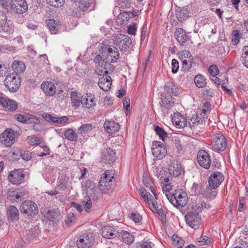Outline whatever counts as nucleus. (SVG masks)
I'll list each match as a JSON object with an SVG mask.
<instances>
[{
    "mask_svg": "<svg viewBox=\"0 0 248 248\" xmlns=\"http://www.w3.org/2000/svg\"><path fill=\"white\" fill-rule=\"evenodd\" d=\"M115 184V180L111 172L107 170L104 173V176L101 177L99 182L98 189L101 192L105 193L108 190L113 189Z\"/></svg>",
    "mask_w": 248,
    "mask_h": 248,
    "instance_id": "1",
    "label": "nucleus"
},
{
    "mask_svg": "<svg viewBox=\"0 0 248 248\" xmlns=\"http://www.w3.org/2000/svg\"><path fill=\"white\" fill-rule=\"evenodd\" d=\"M20 78L15 74H9L4 80V84L11 92H16L20 86Z\"/></svg>",
    "mask_w": 248,
    "mask_h": 248,
    "instance_id": "2",
    "label": "nucleus"
},
{
    "mask_svg": "<svg viewBox=\"0 0 248 248\" xmlns=\"http://www.w3.org/2000/svg\"><path fill=\"white\" fill-rule=\"evenodd\" d=\"M139 191L141 198L144 202L148 203L152 210H153V209H155V210L161 216L164 215L163 210L158 209L156 200H154L152 195L149 192H147L146 190L143 187L140 188Z\"/></svg>",
    "mask_w": 248,
    "mask_h": 248,
    "instance_id": "3",
    "label": "nucleus"
},
{
    "mask_svg": "<svg viewBox=\"0 0 248 248\" xmlns=\"http://www.w3.org/2000/svg\"><path fill=\"white\" fill-rule=\"evenodd\" d=\"M101 55L105 56L107 62H114L119 58L118 49L113 46H104L101 49Z\"/></svg>",
    "mask_w": 248,
    "mask_h": 248,
    "instance_id": "4",
    "label": "nucleus"
},
{
    "mask_svg": "<svg viewBox=\"0 0 248 248\" xmlns=\"http://www.w3.org/2000/svg\"><path fill=\"white\" fill-rule=\"evenodd\" d=\"M212 147L217 152H222L226 148L227 139L221 133H216L213 136Z\"/></svg>",
    "mask_w": 248,
    "mask_h": 248,
    "instance_id": "5",
    "label": "nucleus"
},
{
    "mask_svg": "<svg viewBox=\"0 0 248 248\" xmlns=\"http://www.w3.org/2000/svg\"><path fill=\"white\" fill-rule=\"evenodd\" d=\"M206 112V109H202L200 115L199 114L193 115L188 123L191 129H195L203 128L205 125Z\"/></svg>",
    "mask_w": 248,
    "mask_h": 248,
    "instance_id": "6",
    "label": "nucleus"
},
{
    "mask_svg": "<svg viewBox=\"0 0 248 248\" xmlns=\"http://www.w3.org/2000/svg\"><path fill=\"white\" fill-rule=\"evenodd\" d=\"M20 211L28 216L35 215L38 213L36 203L31 201H25L20 206Z\"/></svg>",
    "mask_w": 248,
    "mask_h": 248,
    "instance_id": "7",
    "label": "nucleus"
},
{
    "mask_svg": "<svg viewBox=\"0 0 248 248\" xmlns=\"http://www.w3.org/2000/svg\"><path fill=\"white\" fill-rule=\"evenodd\" d=\"M185 220L186 224L192 228L196 229L199 227L201 221V217L199 213L195 211L188 212L185 216Z\"/></svg>",
    "mask_w": 248,
    "mask_h": 248,
    "instance_id": "8",
    "label": "nucleus"
},
{
    "mask_svg": "<svg viewBox=\"0 0 248 248\" xmlns=\"http://www.w3.org/2000/svg\"><path fill=\"white\" fill-rule=\"evenodd\" d=\"M115 41L120 50L125 52L128 51L131 44L130 38L127 35L122 34H119L115 38Z\"/></svg>",
    "mask_w": 248,
    "mask_h": 248,
    "instance_id": "9",
    "label": "nucleus"
},
{
    "mask_svg": "<svg viewBox=\"0 0 248 248\" xmlns=\"http://www.w3.org/2000/svg\"><path fill=\"white\" fill-rule=\"evenodd\" d=\"M0 105L9 111H14L18 108V104L16 101L7 98L3 94L0 95Z\"/></svg>",
    "mask_w": 248,
    "mask_h": 248,
    "instance_id": "10",
    "label": "nucleus"
},
{
    "mask_svg": "<svg viewBox=\"0 0 248 248\" xmlns=\"http://www.w3.org/2000/svg\"><path fill=\"white\" fill-rule=\"evenodd\" d=\"M10 6L11 9L17 14L24 13L28 8L25 0H11Z\"/></svg>",
    "mask_w": 248,
    "mask_h": 248,
    "instance_id": "11",
    "label": "nucleus"
},
{
    "mask_svg": "<svg viewBox=\"0 0 248 248\" xmlns=\"http://www.w3.org/2000/svg\"><path fill=\"white\" fill-rule=\"evenodd\" d=\"M153 155L159 159L165 157L167 154V149L163 143L158 141H155L152 145Z\"/></svg>",
    "mask_w": 248,
    "mask_h": 248,
    "instance_id": "12",
    "label": "nucleus"
},
{
    "mask_svg": "<svg viewBox=\"0 0 248 248\" xmlns=\"http://www.w3.org/2000/svg\"><path fill=\"white\" fill-rule=\"evenodd\" d=\"M15 139V132L12 129H7L4 131L1 135L0 138L2 144L7 147L11 146L14 143Z\"/></svg>",
    "mask_w": 248,
    "mask_h": 248,
    "instance_id": "13",
    "label": "nucleus"
},
{
    "mask_svg": "<svg viewBox=\"0 0 248 248\" xmlns=\"http://www.w3.org/2000/svg\"><path fill=\"white\" fill-rule=\"evenodd\" d=\"M85 187L87 194L90 195L92 199L96 200L100 196L98 187H96L95 184L91 180H88L85 182Z\"/></svg>",
    "mask_w": 248,
    "mask_h": 248,
    "instance_id": "14",
    "label": "nucleus"
},
{
    "mask_svg": "<svg viewBox=\"0 0 248 248\" xmlns=\"http://www.w3.org/2000/svg\"><path fill=\"white\" fill-rule=\"evenodd\" d=\"M224 179V176L221 172H214L209 178V186L212 189H216L222 183Z\"/></svg>",
    "mask_w": 248,
    "mask_h": 248,
    "instance_id": "15",
    "label": "nucleus"
},
{
    "mask_svg": "<svg viewBox=\"0 0 248 248\" xmlns=\"http://www.w3.org/2000/svg\"><path fill=\"white\" fill-rule=\"evenodd\" d=\"M174 35L177 41L182 46H186L188 45V42L190 41L189 36L188 35L186 31L182 28L177 29L175 32Z\"/></svg>",
    "mask_w": 248,
    "mask_h": 248,
    "instance_id": "16",
    "label": "nucleus"
},
{
    "mask_svg": "<svg viewBox=\"0 0 248 248\" xmlns=\"http://www.w3.org/2000/svg\"><path fill=\"white\" fill-rule=\"evenodd\" d=\"M24 174L21 170H15L12 171L8 176L9 182L13 184H20L24 180Z\"/></svg>",
    "mask_w": 248,
    "mask_h": 248,
    "instance_id": "17",
    "label": "nucleus"
},
{
    "mask_svg": "<svg viewBox=\"0 0 248 248\" xmlns=\"http://www.w3.org/2000/svg\"><path fill=\"white\" fill-rule=\"evenodd\" d=\"M197 160L200 166L202 167L208 169L210 167V156L205 150H201L198 152Z\"/></svg>",
    "mask_w": 248,
    "mask_h": 248,
    "instance_id": "18",
    "label": "nucleus"
},
{
    "mask_svg": "<svg viewBox=\"0 0 248 248\" xmlns=\"http://www.w3.org/2000/svg\"><path fill=\"white\" fill-rule=\"evenodd\" d=\"M93 239L91 234H87L86 236H82L77 242L78 248H90L93 244Z\"/></svg>",
    "mask_w": 248,
    "mask_h": 248,
    "instance_id": "19",
    "label": "nucleus"
},
{
    "mask_svg": "<svg viewBox=\"0 0 248 248\" xmlns=\"http://www.w3.org/2000/svg\"><path fill=\"white\" fill-rule=\"evenodd\" d=\"M115 152L110 148L104 149L102 152L103 160L109 164L113 163L116 160Z\"/></svg>",
    "mask_w": 248,
    "mask_h": 248,
    "instance_id": "20",
    "label": "nucleus"
},
{
    "mask_svg": "<svg viewBox=\"0 0 248 248\" xmlns=\"http://www.w3.org/2000/svg\"><path fill=\"white\" fill-rule=\"evenodd\" d=\"M42 116L46 121L54 124H64L67 122L69 120L67 116L56 117L46 113L42 114Z\"/></svg>",
    "mask_w": 248,
    "mask_h": 248,
    "instance_id": "21",
    "label": "nucleus"
},
{
    "mask_svg": "<svg viewBox=\"0 0 248 248\" xmlns=\"http://www.w3.org/2000/svg\"><path fill=\"white\" fill-rule=\"evenodd\" d=\"M41 87L47 96H53L56 93V87L54 83L52 82H43Z\"/></svg>",
    "mask_w": 248,
    "mask_h": 248,
    "instance_id": "22",
    "label": "nucleus"
},
{
    "mask_svg": "<svg viewBox=\"0 0 248 248\" xmlns=\"http://www.w3.org/2000/svg\"><path fill=\"white\" fill-rule=\"evenodd\" d=\"M102 236L106 239L113 238L117 236L118 232L111 226H104L101 230Z\"/></svg>",
    "mask_w": 248,
    "mask_h": 248,
    "instance_id": "23",
    "label": "nucleus"
},
{
    "mask_svg": "<svg viewBox=\"0 0 248 248\" xmlns=\"http://www.w3.org/2000/svg\"><path fill=\"white\" fill-rule=\"evenodd\" d=\"M178 88L175 83L172 81H169L165 83L164 86V92L163 93L176 96L178 94Z\"/></svg>",
    "mask_w": 248,
    "mask_h": 248,
    "instance_id": "24",
    "label": "nucleus"
},
{
    "mask_svg": "<svg viewBox=\"0 0 248 248\" xmlns=\"http://www.w3.org/2000/svg\"><path fill=\"white\" fill-rule=\"evenodd\" d=\"M98 85L104 91H108L111 85V78L109 76L100 77L99 78Z\"/></svg>",
    "mask_w": 248,
    "mask_h": 248,
    "instance_id": "25",
    "label": "nucleus"
},
{
    "mask_svg": "<svg viewBox=\"0 0 248 248\" xmlns=\"http://www.w3.org/2000/svg\"><path fill=\"white\" fill-rule=\"evenodd\" d=\"M105 130L108 133H113L117 132L120 128L119 123L113 121H107L104 124Z\"/></svg>",
    "mask_w": 248,
    "mask_h": 248,
    "instance_id": "26",
    "label": "nucleus"
},
{
    "mask_svg": "<svg viewBox=\"0 0 248 248\" xmlns=\"http://www.w3.org/2000/svg\"><path fill=\"white\" fill-rule=\"evenodd\" d=\"M7 215L9 220L11 221L17 220L19 218L18 210L14 205L10 206L7 209Z\"/></svg>",
    "mask_w": 248,
    "mask_h": 248,
    "instance_id": "27",
    "label": "nucleus"
},
{
    "mask_svg": "<svg viewBox=\"0 0 248 248\" xmlns=\"http://www.w3.org/2000/svg\"><path fill=\"white\" fill-rule=\"evenodd\" d=\"M161 106L169 109L174 105V101L172 96L164 93L161 95Z\"/></svg>",
    "mask_w": 248,
    "mask_h": 248,
    "instance_id": "28",
    "label": "nucleus"
},
{
    "mask_svg": "<svg viewBox=\"0 0 248 248\" xmlns=\"http://www.w3.org/2000/svg\"><path fill=\"white\" fill-rule=\"evenodd\" d=\"M168 170L170 174L174 177H177L180 175L182 172V169L181 165L179 163H171L169 167Z\"/></svg>",
    "mask_w": 248,
    "mask_h": 248,
    "instance_id": "29",
    "label": "nucleus"
},
{
    "mask_svg": "<svg viewBox=\"0 0 248 248\" xmlns=\"http://www.w3.org/2000/svg\"><path fill=\"white\" fill-rule=\"evenodd\" d=\"M60 215V212L58 208L48 210L45 215V217L49 221L56 222L58 220Z\"/></svg>",
    "mask_w": 248,
    "mask_h": 248,
    "instance_id": "30",
    "label": "nucleus"
},
{
    "mask_svg": "<svg viewBox=\"0 0 248 248\" xmlns=\"http://www.w3.org/2000/svg\"><path fill=\"white\" fill-rule=\"evenodd\" d=\"M142 182L147 187H149L150 191L154 194L155 199H157V194L156 191L154 188V187L152 186V181L151 178L148 176V174L144 173L143 175Z\"/></svg>",
    "mask_w": 248,
    "mask_h": 248,
    "instance_id": "31",
    "label": "nucleus"
},
{
    "mask_svg": "<svg viewBox=\"0 0 248 248\" xmlns=\"http://www.w3.org/2000/svg\"><path fill=\"white\" fill-rule=\"evenodd\" d=\"M118 237H120L124 242L129 245L134 241V238L132 234L126 231H122L119 234L118 233Z\"/></svg>",
    "mask_w": 248,
    "mask_h": 248,
    "instance_id": "32",
    "label": "nucleus"
},
{
    "mask_svg": "<svg viewBox=\"0 0 248 248\" xmlns=\"http://www.w3.org/2000/svg\"><path fill=\"white\" fill-rule=\"evenodd\" d=\"M12 68L15 73L16 75L18 73H23L26 68L24 63L18 61H14L13 64H12Z\"/></svg>",
    "mask_w": 248,
    "mask_h": 248,
    "instance_id": "33",
    "label": "nucleus"
},
{
    "mask_svg": "<svg viewBox=\"0 0 248 248\" xmlns=\"http://www.w3.org/2000/svg\"><path fill=\"white\" fill-rule=\"evenodd\" d=\"M176 198L177 200V207L180 206L184 207L187 203V198L186 196V193L176 192Z\"/></svg>",
    "mask_w": 248,
    "mask_h": 248,
    "instance_id": "34",
    "label": "nucleus"
},
{
    "mask_svg": "<svg viewBox=\"0 0 248 248\" xmlns=\"http://www.w3.org/2000/svg\"><path fill=\"white\" fill-rule=\"evenodd\" d=\"M81 104L84 108H89L94 106L96 104L93 97L86 94L83 96Z\"/></svg>",
    "mask_w": 248,
    "mask_h": 248,
    "instance_id": "35",
    "label": "nucleus"
},
{
    "mask_svg": "<svg viewBox=\"0 0 248 248\" xmlns=\"http://www.w3.org/2000/svg\"><path fill=\"white\" fill-rule=\"evenodd\" d=\"M83 96H81L80 93L72 92L71 93V98L74 105L76 107H79L80 104H82Z\"/></svg>",
    "mask_w": 248,
    "mask_h": 248,
    "instance_id": "36",
    "label": "nucleus"
},
{
    "mask_svg": "<svg viewBox=\"0 0 248 248\" xmlns=\"http://www.w3.org/2000/svg\"><path fill=\"white\" fill-rule=\"evenodd\" d=\"M59 22H56L54 19H49L47 21V25L52 34H55L57 33L58 28L60 26L59 24Z\"/></svg>",
    "mask_w": 248,
    "mask_h": 248,
    "instance_id": "37",
    "label": "nucleus"
},
{
    "mask_svg": "<svg viewBox=\"0 0 248 248\" xmlns=\"http://www.w3.org/2000/svg\"><path fill=\"white\" fill-rule=\"evenodd\" d=\"M14 31V26L10 21L6 22L0 26V31L6 34H11Z\"/></svg>",
    "mask_w": 248,
    "mask_h": 248,
    "instance_id": "38",
    "label": "nucleus"
},
{
    "mask_svg": "<svg viewBox=\"0 0 248 248\" xmlns=\"http://www.w3.org/2000/svg\"><path fill=\"white\" fill-rule=\"evenodd\" d=\"M194 83L198 88H203L206 85V79L202 75H198L195 77Z\"/></svg>",
    "mask_w": 248,
    "mask_h": 248,
    "instance_id": "39",
    "label": "nucleus"
},
{
    "mask_svg": "<svg viewBox=\"0 0 248 248\" xmlns=\"http://www.w3.org/2000/svg\"><path fill=\"white\" fill-rule=\"evenodd\" d=\"M14 117L19 122L24 124L32 123L33 119L32 117H27L26 116L21 114H16L15 115Z\"/></svg>",
    "mask_w": 248,
    "mask_h": 248,
    "instance_id": "40",
    "label": "nucleus"
},
{
    "mask_svg": "<svg viewBox=\"0 0 248 248\" xmlns=\"http://www.w3.org/2000/svg\"><path fill=\"white\" fill-rule=\"evenodd\" d=\"M155 131L156 134L159 137L160 139L163 141H165L167 139L168 134L162 128L157 125L155 127Z\"/></svg>",
    "mask_w": 248,
    "mask_h": 248,
    "instance_id": "41",
    "label": "nucleus"
},
{
    "mask_svg": "<svg viewBox=\"0 0 248 248\" xmlns=\"http://www.w3.org/2000/svg\"><path fill=\"white\" fill-rule=\"evenodd\" d=\"M64 137L69 140L75 141L77 139L76 133L72 129L65 130L64 133Z\"/></svg>",
    "mask_w": 248,
    "mask_h": 248,
    "instance_id": "42",
    "label": "nucleus"
},
{
    "mask_svg": "<svg viewBox=\"0 0 248 248\" xmlns=\"http://www.w3.org/2000/svg\"><path fill=\"white\" fill-rule=\"evenodd\" d=\"M91 198L92 197L90 196H86L84 197L82 201L85 210L87 212H89L92 205V202L91 200Z\"/></svg>",
    "mask_w": 248,
    "mask_h": 248,
    "instance_id": "43",
    "label": "nucleus"
},
{
    "mask_svg": "<svg viewBox=\"0 0 248 248\" xmlns=\"http://www.w3.org/2000/svg\"><path fill=\"white\" fill-rule=\"evenodd\" d=\"M33 118V119L32 121V123H34L33 125V129L36 131H42L43 130V128L40 121L37 118Z\"/></svg>",
    "mask_w": 248,
    "mask_h": 248,
    "instance_id": "44",
    "label": "nucleus"
},
{
    "mask_svg": "<svg viewBox=\"0 0 248 248\" xmlns=\"http://www.w3.org/2000/svg\"><path fill=\"white\" fill-rule=\"evenodd\" d=\"M92 129V124H86L82 125L78 128V131L81 134L89 132Z\"/></svg>",
    "mask_w": 248,
    "mask_h": 248,
    "instance_id": "45",
    "label": "nucleus"
},
{
    "mask_svg": "<svg viewBox=\"0 0 248 248\" xmlns=\"http://www.w3.org/2000/svg\"><path fill=\"white\" fill-rule=\"evenodd\" d=\"M129 217L136 223L140 222L142 219V217L138 213H131Z\"/></svg>",
    "mask_w": 248,
    "mask_h": 248,
    "instance_id": "46",
    "label": "nucleus"
},
{
    "mask_svg": "<svg viewBox=\"0 0 248 248\" xmlns=\"http://www.w3.org/2000/svg\"><path fill=\"white\" fill-rule=\"evenodd\" d=\"M49 5L53 7H61L63 3V0H47Z\"/></svg>",
    "mask_w": 248,
    "mask_h": 248,
    "instance_id": "47",
    "label": "nucleus"
},
{
    "mask_svg": "<svg viewBox=\"0 0 248 248\" xmlns=\"http://www.w3.org/2000/svg\"><path fill=\"white\" fill-rule=\"evenodd\" d=\"M166 196L168 200L172 204H173L175 207H177V203H178V202H177V201L176 198V193L174 194H166Z\"/></svg>",
    "mask_w": 248,
    "mask_h": 248,
    "instance_id": "48",
    "label": "nucleus"
},
{
    "mask_svg": "<svg viewBox=\"0 0 248 248\" xmlns=\"http://www.w3.org/2000/svg\"><path fill=\"white\" fill-rule=\"evenodd\" d=\"M15 50L13 46H9L7 45L0 46V51L3 53H7Z\"/></svg>",
    "mask_w": 248,
    "mask_h": 248,
    "instance_id": "49",
    "label": "nucleus"
},
{
    "mask_svg": "<svg viewBox=\"0 0 248 248\" xmlns=\"http://www.w3.org/2000/svg\"><path fill=\"white\" fill-rule=\"evenodd\" d=\"M171 66H172V72L173 74H175L177 72L179 66V62L178 61L175 59H172L171 61Z\"/></svg>",
    "mask_w": 248,
    "mask_h": 248,
    "instance_id": "50",
    "label": "nucleus"
},
{
    "mask_svg": "<svg viewBox=\"0 0 248 248\" xmlns=\"http://www.w3.org/2000/svg\"><path fill=\"white\" fill-rule=\"evenodd\" d=\"M182 120L180 119L179 121L174 120L176 125L179 126L180 128H183L187 125V122L185 118L182 117Z\"/></svg>",
    "mask_w": 248,
    "mask_h": 248,
    "instance_id": "51",
    "label": "nucleus"
},
{
    "mask_svg": "<svg viewBox=\"0 0 248 248\" xmlns=\"http://www.w3.org/2000/svg\"><path fill=\"white\" fill-rule=\"evenodd\" d=\"M209 242L210 240H208V237L206 236H202L198 239V243H199V245L200 246L207 245Z\"/></svg>",
    "mask_w": 248,
    "mask_h": 248,
    "instance_id": "52",
    "label": "nucleus"
},
{
    "mask_svg": "<svg viewBox=\"0 0 248 248\" xmlns=\"http://www.w3.org/2000/svg\"><path fill=\"white\" fill-rule=\"evenodd\" d=\"M209 73L212 76H215L219 73L217 67L215 65H212L209 67Z\"/></svg>",
    "mask_w": 248,
    "mask_h": 248,
    "instance_id": "53",
    "label": "nucleus"
},
{
    "mask_svg": "<svg viewBox=\"0 0 248 248\" xmlns=\"http://www.w3.org/2000/svg\"><path fill=\"white\" fill-rule=\"evenodd\" d=\"M136 30L137 24L133 23L129 26L127 31L129 34L134 35L136 34Z\"/></svg>",
    "mask_w": 248,
    "mask_h": 248,
    "instance_id": "54",
    "label": "nucleus"
},
{
    "mask_svg": "<svg viewBox=\"0 0 248 248\" xmlns=\"http://www.w3.org/2000/svg\"><path fill=\"white\" fill-rule=\"evenodd\" d=\"M180 57L182 59L183 58H188L189 59H192V58H191L192 55L190 53L186 50H184L181 51L180 53Z\"/></svg>",
    "mask_w": 248,
    "mask_h": 248,
    "instance_id": "55",
    "label": "nucleus"
},
{
    "mask_svg": "<svg viewBox=\"0 0 248 248\" xmlns=\"http://www.w3.org/2000/svg\"><path fill=\"white\" fill-rule=\"evenodd\" d=\"M139 11H133L131 12L129 11H124L123 13V14H124L125 15H127L128 16V18H132L137 16L138 15Z\"/></svg>",
    "mask_w": 248,
    "mask_h": 248,
    "instance_id": "56",
    "label": "nucleus"
},
{
    "mask_svg": "<svg viewBox=\"0 0 248 248\" xmlns=\"http://www.w3.org/2000/svg\"><path fill=\"white\" fill-rule=\"evenodd\" d=\"M32 153L30 151L25 152L24 153L21 154V156L23 159L28 161L31 158Z\"/></svg>",
    "mask_w": 248,
    "mask_h": 248,
    "instance_id": "57",
    "label": "nucleus"
},
{
    "mask_svg": "<svg viewBox=\"0 0 248 248\" xmlns=\"http://www.w3.org/2000/svg\"><path fill=\"white\" fill-rule=\"evenodd\" d=\"M74 217L75 215L73 213H70L67 215V218L65 219V223L67 226H69L73 222Z\"/></svg>",
    "mask_w": 248,
    "mask_h": 248,
    "instance_id": "58",
    "label": "nucleus"
},
{
    "mask_svg": "<svg viewBox=\"0 0 248 248\" xmlns=\"http://www.w3.org/2000/svg\"><path fill=\"white\" fill-rule=\"evenodd\" d=\"M193 59H189V62H187L186 60H184L182 61V64H183V67H184V66L186 65V70H189V69L192 66V62Z\"/></svg>",
    "mask_w": 248,
    "mask_h": 248,
    "instance_id": "59",
    "label": "nucleus"
},
{
    "mask_svg": "<svg viewBox=\"0 0 248 248\" xmlns=\"http://www.w3.org/2000/svg\"><path fill=\"white\" fill-rule=\"evenodd\" d=\"M42 142V140L38 138H34L30 139L29 143L31 145H38Z\"/></svg>",
    "mask_w": 248,
    "mask_h": 248,
    "instance_id": "60",
    "label": "nucleus"
},
{
    "mask_svg": "<svg viewBox=\"0 0 248 248\" xmlns=\"http://www.w3.org/2000/svg\"><path fill=\"white\" fill-rule=\"evenodd\" d=\"M245 201V199L243 197L239 198V204L238 210L239 212H242L244 209V205Z\"/></svg>",
    "mask_w": 248,
    "mask_h": 248,
    "instance_id": "61",
    "label": "nucleus"
},
{
    "mask_svg": "<svg viewBox=\"0 0 248 248\" xmlns=\"http://www.w3.org/2000/svg\"><path fill=\"white\" fill-rule=\"evenodd\" d=\"M172 239L175 245L179 244L183 245L182 242H183V240H181V238L178 237L177 235L174 234L172 236Z\"/></svg>",
    "mask_w": 248,
    "mask_h": 248,
    "instance_id": "62",
    "label": "nucleus"
},
{
    "mask_svg": "<svg viewBox=\"0 0 248 248\" xmlns=\"http://www.w3.org/2000/svg\"><path fill=\"white\" fill-rule=\"evenodd\" d=\"M245 227L243 229L242 232L244 234L247 235L248 234V216L246 217L244 221Z\"/></svg>",
    "mask_w": 248,
    "mask_h": 248,
    "instance_id": "63",
    "label": "nucleus"
},
{
    "mask_svg": "<svg viewBox=\"0 0 248 248\" xmlns=\"http://www.w3.org/2000/svg\"><path fill=\"white\" fill-rule=\"evenodd\" d=\"M103 61L107 62V59L105 58V56H103V55H98L96 56V57L94 59V62L96 63H99L100 61Z\"/></svg>",
    "mask_w": 248,
    "mask_h": 248,
    "instance_id": "64",
    "label": "nucleus"
}]
</instances>
